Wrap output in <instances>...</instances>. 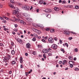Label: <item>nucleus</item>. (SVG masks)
<instances>
[{
    "instance_id": "obj_1",
    "label": "nucleus",
    "mask_w": 79,
    "mask_h": 79,
    "mask_svg": "<svg viewBox=\"0 0 79 79\" xmlns=\"http://www.w3.org/2000/svg\"><path fill=\"white\" fill-rule=\"evenodd\" d=\"M10 8H13V9H15V10L13 11L12 13L13 15H15V16L17 17V18H20L21 15L19 13V9L17 7H15L13 5H12L11 3H9L8 4Z\"/></svg>"
},
{
    "instance_id": "obj_2",
    "label": "nucleus",
    "mask_w": 79,
    "mask_h": 79,
    "mask_svg": "<svg viewBox=\"0 0 79 79\" xmlns=\"http://www.w3.org/2000/svg\"><path fill=\"white\" fill-rule=\"evenodd\" d=\"M51 48L53 50H57L58 48V46L56 44H53L52 45Z\"/></svg>"
},
{
    "instance_id": "obj_3",
    "label": "nucleus",
    "mask_w": 79,
    "mask_h": 79,
    "mask_svg": "<svg viewBox=\"0 0 79 79\" xmlns=\"http://www.w3.org/2000/svg\"><path fill=\"white\" fill-rule=\"evenodd\" d=\"M22 8L23 10H29L30 9L29 6H23L22 7Z\"/></svg>"
},
{
    "instance_id": "obj_4",
    "label": "nucleus",
    "mask_w": 79,
    "mask_h": 79,
    "mask_svg": "<svg viewBox=\"0 0 79 79\" xmlns=\"http://www.w3.org/2000/svg\"><path fill=\"white\" fill-rule=\"evenodd\" d=\"M48 42L51 44H52L53 42V39L52 37H50L48 39Z\"/></svg>"
},
{
    "instance_id": "obj_5",
    "label": "nucleus",
    "mask_w": 79,
    "mask_h": 79,
    "mask_svg": "<svg viewBox=\"0 0 79 79\" xmlns=\"http://www.w3.org/2000/svg\"><path fill=\"white\" fill-rule=\"evenodd\" d=\"M8 60H9V58L8 57H5L3 59V61L5 63H7L8 61Z\"/></svg>"
},
{
    "instance_id": "obj_6",
    "label": "nucleus",
    "mask_w": 79,
    "mask_h": 79,
    "mask_svg": "<svg viewBox=\"0 0 79 79\" xmlns=\"http://www.w3.org/2000/svg\"><path fill=\"white\" fill-rule=\"evenodd\" d=\"M48 52L49 50L48 49H44L43 50V52L44 53H47V52Z\"/></svg>"
},
{
    "instance_id": "obj_7",
    "label": "nucleus",
    "mask_w": 79,
    "mask_h": 79,
    "mask_svg": "<svg viewBox=\"0 0 79 79\" xmlns=\"http://www.w3.org/2000/svg\"><path fill=\"white\" fill-rule=\"evenodd\" d=\"M16 40L19 44H22V42H23V40H22L18 38Z\"/></svg>"
},
{
    "instance_id": "obj_8",
    "label": "nucleus",
    "mask_w": 79,
    "mask_h": 79,
    "mask_svg": "<svg viewBox=\"0 0 79 79\" xmlns=\"http://www.w3.org/2000/svg\"><path fill=\"white\" fill-rule=\"evenodd\" d=\"M45 11L46 12V13H49L52 12V10L50 9H47L45 10Z\"/></svg>"
},
{
    "instance_id": "obj_9",
    "label": "nucleus",
    "mask_w": 79,
    "mask_h": 79,
    "mask_svg": "<svg viewBox=\"0 0 79 79\" xmlns=\"http://www.w3.org/2000/svg\"><path fill=\"white\" fill-rule=\"evenodd\" d=\"M26 47L27 48H31V44L29 43H27L26 44Z\"/></svg>"
},
{
    "instance_id": "obj_10",
    "label": "nucleus",
    "mask_w": 79,
    "mask_h": 79,
    "mask_svg": "<svg viewBox=\"0 0 79 79\" xmlns=\"http://www.w3.org/2000/svg\"><path fill=\"white\" fill-rule=\"evenodd\" d=\"M64 34H65L66 35H69L70 32L68 31H65L64 32Z\"/></svg>"
},
{
    "instance_id": "obj_11",
    "label": "nucleus",
    "mask_w": 79,
    "mask_h": 79,
    "mask_svg": "<svg viewBox=\"0 0 79 79\" xmlns=\"http://www.w3.org/2000/svg\"><path fill=\"white\" fill-rule=\"evenodd\" d=\"M20 24H23V25H26V22L23 20L20 21Z\"/></svg>"
},
{
    "instance_id": "obj_12",
    "label": "nucleus",
    "mask_w": 79,
    "mask_h": 79,
    "mask_svg": "<svg viewBox=\"0 0 79 79\" xmlns=\"http://www.w3.org/2000/svg\"><path fill=\"white\" fill-rule=\"evenodd\" d=\"M33 31H34V32H37V33H41V31H40L38 30H37L35 29H34L33 30Z\"/></svg>"
},
{
    "instance_id": "obj_13",
    "label": "nucleus",
    "mask_w": 79,
    "mask_h": 79,
    "mask_svg": "<svg viewBox=\"0 0 79 79\" xmlns=\"http://www.w3.org/2000/svg\"><path fill=\"white\" fill-rule=\"evenodd\" d=\"M54 10L56 11H60V9L57 7H55L54 8Z\"/></svg>"
},
{
    "instance_id": "obj_14",
    "label": "nucleus",
    "mask_w": 79,
    "mask_h": 79,
    "mask_svg": "<svg viewBox=\"0 0 79 79\" xmlns=\"http://www.w3.org/2000/svg\"><path fill=\"white\" fill-rule=\"evenodd\" d=\"M27 20L28 21H29V22H31L32 21V19L30 18H26Z\"/></svg>"
},
{
    "instance_id": "obj_15",
    "label": "nucleus",
    "mask_w": 79,
    "mask_h": 79,
    "mask_svg": "<svg viewBox=\"0 0 79 79\" xmlns=\"http://www.w3.org/2000/svg\"><path fill=\"white\" fill-rule=\"evenodd\" d=\"M72 63L73 64H74V63H75V62L73 61H69V64H71V63Z\"/></svg>"
},
{
    "instance_id": "obj_16",
    "label": "nucleus",
    "mask_w": 79,
    "mask_h": 79,
    "mask_svg": "<svg viewBox=\"0 0 79 79\" xmlns=\"http://www.w3.org/2000/svg\"><path fill=\"white\" fill-rule=\"evenodd\" d=\"M20 63H22L23 62V57H20Z\"/></svg>"
},
{
    "instance_id": "obj_17",
    "label": "nucleus",
    "mask_w": 79,
    "mask_h": 79,
    "mask_svg": "<svg viewBox=\"0 0 79 79\" xmlns=\"http://www.w3.org/2000/svg\"><path fill=\"white\" fill-rule=\"evenodd\" d=\"M11 64H16V61L15 60H13L12 61Z\"/></svg>"
},
{
    "instance_id": "obj_18",
    "label": "nucleus",
    "mask_w": 79,
    "mask_h": 79,
    "mask_svg": "<svg viewBox=\"0 0 79 79\" xmlns=\"http://www.w3.org/2000/svg\"><path fill=\"white\" fill-rule=\"evenodd\" d=\"M10 2L11 3H12L13 5H14L15 3V2L14 1V0H10Z\"/></svg>"
},
{
    "instance_id": "obj_19",
    "label": "nucleus",
    "mask_w": 79,
    "mask_h": 79,
    "mask_svg": "<svg viewBox=\"0 0 79 79\" xmlns=\"http://www.w3.org/2000/svg\"><path fill=\"white\" fill-rule=\"evenodd\" d=\"M69 60H73V56H70L69 57Z\"/></svg>"
},
{
    "instance_id": "obj_20",
    "label": "nucleus",
    "mask_w": 79,
    "mask_h": 79,
    "mask_svg": "<svg viewBox=\"0 0 79 79\" xmlns=\"http://www.w3.org/2000/svg\"><path fill=\"white\" fill-rule=\"evenodd\" d=\"M44 1H40L39 2V3L40 4V5H42V4L43 3H44Z\"/></svg>"
},
{
    "instance_id": "obj_21",
    "label": "nucleus",
    "mask_w": 79,
    "mask_h": 79,
    "mask_svg": "<svg viewBox=\"0 0 79 79\" xmlns=\"http://www.w3.org/2000/svg\"><path fill=\"white\" fill-rule=\"evenodd\" d=\"M11 54H12V55H15V51L14 50H12L11 51Z\"/></svg>"
},
{
    "instance_id": "obj_22",
    "label": "nucleus",
    "mask_w": 79,
    "mask_h": 79,
    "mask_svg": "<svg viewBox=\"0 0 79 79\" xmlns=\"http://www.w3.org/2000/svg\"><path fill=\"white\" fill-rule=\"evenodd\" d=\"M54 40L55 41H57L58 40V38L56 37L54 38Z\"/></svg>"
},
{
    "instance_id": "obj_23",
    "label": "nucleus",
    "mask_w": 79,
    "mask_h": 79,
    "mask_svg": "<svg viewBox=\"0 0 79 79\" xmlns=\"http://www.w3.org/2000/svg\"><path fill=\"white\" fill-rule=\"evenodd\" d=\"M60 50L62 52H63L64 53V52H65V51H64V49H63V48H61L60 49Z\"/></svg>"
},
{
    "instance_id": "obj_24",
    "label": "nucleus",
    "mask_w": 79,
    "mask_h": 79,
    "mask_svg": "<svg viewBox=\"0 0 79 79\" xmlns=\"http://www.w3.org/2000/svg\"><path fill=\"white\" fill-rule=\"evenodd\" d=\"M55 32V29H52L51 30V32L52 33Z\"/></svg>"
},
{
    "instance_id": "obj_25",
    "label": "nucleus",
    "mask_w": 79,
    "mask_h": 79,
    "mask_svg": "<svg viewBox=\"0 0 79 79\" xmlns=\"http://www.w3.org/2000/svg\"><path fill=\"white\" fill-rule=\"evenodd\" d=\"M79 68H75L74 69V70H75V71H79Z\"/></svg>"
},
{
    "instance_id": "obj_26",
    "label": "nucleus",
    "mask_w": 79,
    "mask_h": 79,
    "mask_svg": "<svg viewBox=\"0 0 79 79\" xmlns=\"http://www.w3.org/2000/svg\"><path fill=\"white\" fill-rule=\"evenodd\" d=\"M75 8L76 9H79V6H76L75 7Z\"/></svg>"
},
{
    "instance_id": "obj_27",
    "label": "nucleus",
    "mask_w": 79,
    "mask_h": 79,
    "mask_svg": "<svg viewBox=\"0 0 79 79\" xmlns=\"http://www.w3.org/2000/svg\"><path fill=\"white\" fill-rule=\"evenodd\" d=\"M74 50L76 52H78V49L77 48H75Z\"/></svg>"
},
{
    "instance_id": "obj_28",
    "label": "nucleus",
    "mask_w": 79,
    "mask_h": 79,
    "mask_svg": "<svg viewBox=\"0 0 79 79\" xmlns=\"http://www.w3.org/2000/svg\"><path fill=\"white\" fill-rule=\"evenodd\" d=\"M32 40H33V41H34V42H35V40H36V39H35V38L34 37L32 39Z\"/></svg>"
},
{
    "instance_id": "obj_29",
    "label": "nucleus",
    "mask_w": 79,
    "mask_h": 79,
    "mask_svg": "<svg viewBox=\"0 0 79 79\" xmlns=\"http://www.w3.org/2000/svg\"><path fill=\"white\" fill-rule=\"evenodd\" d=\"M44 58H47V57H46V56H45V54H44L43 55Z\"/></svg>"
},
{
    "instance_id": "obj_30",
    "label": "nucleus",
    "mask_w": 79,
    "mask_h": 79,
    "mask_svg": "<svg viewBox=\"0 0 79 79\" xmlns=\"http://www.w3.org/2000/svg\"><path fill=\"white\" fill-rule=\"evenodd\" d=\"M41 41H42V42H44V43H45V42H46V41L44 40V39H42Z\"/></svg>"
},
{
    "instance_id": "obj_31",
    "label": "nucleus",
    "mask_w": 79,
    "mask_h": 79,
    "mask_svg": "<svg viewBox=\"0 0 79 79\" xmlns=\"http://www.w3.org/2000/svg\"><path fill=\"white\" fill-rule=\"evenodd\" d=\"M32 54L34 55H36V52H35V51L33 52H32Z\"/></svg>"
},
{
    "instance_id": "obj_32",
    "label": "nucleus",
    "mask_w": 79,
    "mask_h": 79,
    "mask_svg": "<svg viewBox=\"0 0 79 79\" xmlns=\"http://www.w3.org/2000/svg\"><path fill=\"white\" fill-rule=\"evenodd\" d=\"M16 21H19V19H15Z\"/></svg>"
},
{
    "instance_id": "obj_33",
    "label": "nucleus",
    "mask_w": 79,
    "mask_h": 79,
    "mask_svg": "<svg viewBox=\"0 0 79 79\" xmlns=\"http://www.w3.org/2000/svg\"><path fill=\"white\" fill-rule=\"evenodd\" d=\"M47 17L48 18H51V15L50 14H49Z\"/></svg>"
},
{
    "instance_id": "obj_34",
    "label": "nucleus",
    "mask_w": 79,
    "mask_h": 79,
    "mask_svg": "<svg viewBox=\"0 0 79 79\" xmlns=\"http://www.w3.org/2000/svg\"><path fill=\"white\" fill-rule=\"evenodd\" d=\"M0 45L2 47H3V46H4V45H3V44L1 43H0Z\"/></svg>"
},
{
    "instance_id": "obj_35",
    "label": "nucleus",
    "mask_w": 79,
    "mask_h": 79,
    "mask_svg": "<svg viewBox=\"0 0 79 79\" xmlns=\"http://www.w3.org/2000/svg\"><path fill=\"white\" fill-rule=\"evenodd\" d=\"M68 7H69V8H72V7H73V6L70 5H68Z\"/></svg>"
},
{
    "instance_id": "obj_36",
    "label": "nucleus",
    "mask_w": 79,
    "mask_h": 79,
    "mask_svg": "<svg viewBox=\"0 0 79 79\" xmlns=\"http://www.w3.org/2000/svg\"><path fill=\"white\" fill-rule=\"evenodd\" d=\"M71 34H75V35H76V33L75 32H74L73 31L71 32Z\"/></svg>"
},
{
    "instance_id": "obj_37",
    "label": "nucleus",
    "mask_w": 79,
    "mask_h": 79,
    "mask_svg": "<svg viewBox=\"0 0 79 79\" xmlns=\"http://www.w3.org/2000/svg\"><path fill=\"white\" fill-rule=\"evenodd\" d=\"M34 37H38V35L36 34H34Z\"/></svg>"
},
{
    "instance_id": "obj_38",
    "label": "nucleus",
    "mask_w": 79,
    "mask_h": 79,
    "mask_svg": "<svg viewBox=\"0 0 79 79\" xmlns=\"http://www.w3.org/2000/svg\"><path fill=\"white\" fill-rule=\"evenodd\" d=\"M65 45L66 46H67V47H68V44L67 43H65Z\"/></svg>"
},
{
    "instance_id": "obj_39",
    "label": "nucleus",
    "mask_w": 79,
    "mask_h": 79,
    "mask_svg": "<svg viewBox=\"0 0 79 79\" xmlns=\"http://www.w3.org/2000/svg\"><path fill=\"white\" fill-rule=\"evenodd\" d=\"M68 39L69 40H71V39H73V37H69L68 38Z\"/></svg>"
},
{
    "instance_id": "obj_40",
    "label": "nucleus",
    "mask_w": 79,
    "mask_h": 79,
    "mask_svg": "<svg viewBox=\"0 0 79 79\" xmlns=\"http://www.w3.org/2000/svg\"><path fill=\"white\" fill-rule=\"evenodd\" d=\"M44 39H45V40H47V39H48V36H46L44 38Z\"/></svg>"
},
{
    "instance_id": "obj_41",
    "label": "nucleus",
    "mask_w": 79,
    "mask_h": 79,
    "mask_svg": "<svg viewBox=\"0 0 79 79\" xmlns=\"http://www.w3.org/2000/svg\"><path fill=\"white\" fill-rule=\"evenodd\" d=\"M7 57H8V58H9V60H10V58H11V56L9 55H8L7 56Z\"/></svg>"
},
{
    "instance_id": "obj_42",
    "label": "nucleus",
    "mask_w": 79,
    "mask_h": 79,
    "mask_svg": "<svg viewBox=\"0 0 79 79\" xmlns=\"http://www.w3.org/2000/svg\"><path fill=\"white\" fill-rule=\"evenodd\" d=\"M49 56H52V53H49L48 54Z\"/></svg>"
},
{
    "instance_id": "obj_43",
    "label": "nucleus",
    "mask_w": 79,
    "mask_h": 79,
    "mask_svg": "<svg viewBox=\"0 0 79 79\" xmlns=\"http://www.w3.org/2000/svg\"><path fill=\"white\" fill-rule=\"evenodd\" d=\"M2 23H6V20H4L2 21Z\"/></svg>"
},
{
    "instance_id": "obj_44",
    "label": "nucleus",
    "mask_w": 79,
    "mask_h": 79,
    "mask_svg": "<svg viewBox=\"0 0 79 79\" xmlns=\"http://www.w3.org/2000/svg\"><path fill=\"white\" fill-rule=\"evenodd\" d=\"M46 30L47 31H50V29L49 28H46Z\"/></svg>"
},
{
    "instance_id": "obj_45",
    "label": "nucleus",
    "mask_w": 79,
    "mask_h": 79,
    "mask_svg": "<svg viewBox=\"0 0 79 79\" xmlns=\"http://www.w3.org/2000/svg\"><path fill=\"white\" fill-rule=\"evenodd\" d=\"M70 67L71 68H73V64H70Z\"/></svg>"
},
{
    "instance_id": "obj_46",
    "label": "nucleus",
    "mask_w": 79,
    "mask_h": 79,
    "mask_svg": "<svg viewBox=\"0 0 79 79\" xmlns=\"http://www.w3.org/2000/svg\"><path fill=\"white\" fill-rule=\"evenodd\" d=\"M5 19H6V20H9V18H8L6 17V18H5Z\"/></svg>"
},
{
    "instance_id": "obj_47",
    "label": "nucleus",
    "mask_w": 79,
    "mask_h": 79,
    "mask_svg": "<svg viewBox=\"0 0 79 79\" xmlns=\"http://www.w3.org/2000/svg\"><path fill=\"white\" fill-rule=\"evenodd\" d=\"M37 46L38 48H40V47H41V45H38Z\"/></svg>"
},
{
    "instance_id": "obj_48",
    "label": "nucleus",
    "mask_w": 79,
    "mask_h": 79,
    "mask_svg": "<svg viewBox=\"0 0 79 79\" xmlns=\"http://www.w3.org/2000/svg\"><path fill=\"white\" fill-rule=\"evenodd\" d=\"M0 19H1V20H3V18L2 17H0Z\"/></svg>"
},
{
    "instance_id": "obj_49",
    "label": "nucleus",
    "mask_w": 79,
    "mask_h": 79,
    "mask_svg": "<svg viewBox=\"0 0 79 79\" xmlns=\"http://www.w3.org/2000/svg\"><path fill=\"white\" fill-rule=\"evenodd\" d=\"M65 2H66L65 1H62L61 3L62 4H63V3H65Z\"/></svg>"
},
{
    "instance_id": "obj_50",
    "label": "nucleus",
    "mask_w": 79,
    "mask_h": 79,
    "mask_svg": "<svg viewBox=\"0 0 79 79\" xmlns=\"http://www.w3.org/2000/svg\"><path fill=\"white\" fill-rule=\"evenodd\" d=\"M9 48L10 49H11V50H12V49L13 48V47L11 46H10L9 47Z\"/></svg>"
},
{
    "instance_id": "obj_51",
    "label": "nucleus",
    "mask_w": 79,
    "mask_h": 79,
    "mask_svg": "<svg viewBox=\"0 0 79 79\" xmlns=\"http://www.w3.org/2000/svg\"><path fill=\"white\" fill-rule=\"evenodd\" d=\"M32 69H31L30 71L29 72V74H30V73H31V72H32Z\"/></svg>"
},
{
    "instance_id": "obj_52",
    "label": "nucleus",
    "mask_w": 79,
    "mask_h": 79,
    "mask_svg": "<svg viewBox=\"0 0 79 79\" xmlns=\"http://www.w3.org/2000/svg\"><path fill=\"white\" fill-rule=\"evenodd\" d=\"M60 42L61 44H62V40H60Z\"/></svg>"
},
{
    "instance_id": "obj_53",
    "label": "nucleus",
    "mask_w": 79,
    "mask_h": 79,
    "mask_svg": "<svg viewBox=\"0 0 79 79\" xmlns=\"http://www.w3.org/2000/svg\"><path fill=\"white\" fill-rule=\"evenodd\" d=\"M11 45L12 46H14V43L13 42L11 43Z\"/></svg>"
},
{
    "instance_id": "obj_54",
    "label": "nucleus",
    "mask_w": 79,
    "mask_h": 79,
    "mask_svg": "<svg viewBox=\"0 0 79 79\" xmlns=\"http://www.w3.org/2000/svg\"><path fill=\"white\" fill-rule=\"evenodd\" d=\"M9 74H11V73H12V72L10 70L9 72Z\"/></svg>"
},
{
    "instance_id": "obj_55",
    "label": "nucleus",
    "mask_w": 79,
    "mask_h": 79,
    "mask_svg": "<svg viewBox=\"0 0 79 79\" xmlns=\"http://www.w3.org/2000/svg\"><path fill=\"white\" fill-rule=\"evenodd\" d=\"M20 68H22V69L23 68V65H22V64L21 65Z\"/></svg>"
},
{
    "instance_id": "obj_56",
    "label": "nucleus",
    "mask_w": 79,
    "mask_h": 79,
    "mask_svg": "<svg viewBox=\"0 0 79 79\" xmlns=\"http://www.w3.org/2000/svg\"><path fill=\"white\" fill-rule=\"evenodd\" d=\"M77 58H76V57H74L73 59V60H74V61H76V60Z\"/></svg>"
},
{
    "instance_id": "obj_57",
    "label": "nucleus",
    "mask_w": 79,
    "mask_h": 79,
    "mask_svg": "<svg viewBox=\"0 0 79 79\" xmlns=\"http://www.w3.org/2000/svg\"><path fill=\"white\" fill-rule=\"evenodd\" d=\"M59 64H62V61H60L59 62Z\"/></svg>"
},
{
    "instance_id": "obj_58",
    "label": "nucleus",
    "mask_w": 79,
    "mask_h": 79,
    "mask_svg": "<svg viewBox=\"0 0 79 79\" xmlns=\"http://www.w3.org/2000/svg\"><path fill=\"white\" fill-rule=\"evenodd\" d=\"M15 27H17L18 26V25H17V24H15Z\"/></svg>"
},
{
    "instance_id": "obj_59",
    "label": "nucleus",
    "mask_w": 79,
    "mask_h": 79,
    "mask_svg": "<svg viewBox=\"0 0 79 79\" xmlns=\"http://www.w3.org/2000/svg\"><path fill=\"white\" fill-rule=\"evenodd\" d=\"M12 34L14 35H15V34H16V33H15V32H14V31H13L12 32Z\"/></svg>"
},
{
    "instance_id": "obj_60",
    "label": "nucleus",
    "mask_w": 79,
    "mask_h": 79,
    "mask_svg": "<svg viewBox=\"0 0 79 79\" xmlns=\"http://www.w3.org/2000/svg\"><path fill=\"white\" fill-rule=\"evenodd\" d=\"M2 6H2V5L0 4V8H2Z\"/></svg>"
},
{
    "instance_id": "obj_61",
    "label": "nucleus",
    "mask_w": 79,
    "mask_h": 79,
    "mask_svg": "<svg viewBox=\"0 0 79 79\" xmlns=\"http://www.w3.org/2000/svg\"><path fill=\"white\" fill-rule=\"evenodd\" d=\"M68 69H69L68 68H67L65 69V71H66L67 70H68Z\"/></svg>"
},
{
    "instance_id": "obj_62",
    "label": "nucleus",
    "mask_w": 79,
    "mask_h": 79,
    "mask_svg": "<svg viewBox=\"0 0 79 79\" xmlns=\"http://www.w3.org/2000/svg\"><path fill=\"white\" fill-rule=\"evenodd\" d=\"M49 14H46V16H47V17H48V15Z\"/></svg>"
},
{
    "instance_id": "obj_63",
    "label": "nucleus",
    "mask_w": 79,
    "mask_h": 79,
    "mask_svg": "<svg viewBox=\"0 0 79 79\" xmlns=\"http://www.w3.org/2000/svg\"><path fill=\"white\" fill-rule=\"evenodd\" d=\"M43 3V5H46V2H44V1Z\"/></svg>"
},
{
    "instance_id": "obj_64",
    "label": "nucleus",
    "mask_w": 79,
    "mask_h": 79,
    "mask_svg": "<svg viewBox=\"0 0 79 79\" xmlns=\"http://www.w3.org/2000/svg\"><path fill=\"white\" fill-rule=\"evenodd\" d=\"M25 55L26 56H28V54L27 53H25Z\"/></svg>"
}]
</instances>
